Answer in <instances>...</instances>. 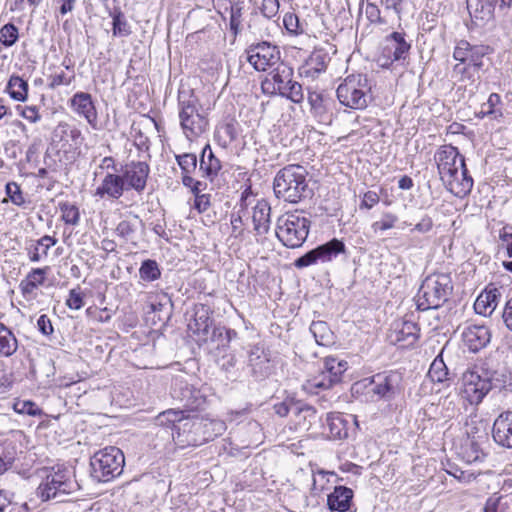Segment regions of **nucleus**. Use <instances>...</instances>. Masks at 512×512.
<instances>
[{"instance_id": "42", "label": "nucleus", "mask_w": 512, "mask_h": 512, "mask_svg": "<svg viewBox=\"0 0 512 512\" xmlns=\"http://www.w3.org/2000/svg\"><path fill=\"white\" fill-rule=\"evenodd\" d=\"M17 449L14 442L0 441V475L5 473L16 459Z\"/></svg>"}, {"instance_id": "49", "label": "nucleus", "mask_w": 512, "mask_h": 512, "mask_svg": "<svg viewBox=\"0 0 512 512\" xmlns=\"http://www.w3.org/2000/svg\"><path fill=\"white\" fill-rule=\"evenodd\" d=\"M329 61L330 58L327 53L322 50H316L310 55L307 64L311 69L319 73L326 69Z\"/></svg>"}, {"instance_id": "7", "label": "nucleus", "mask_w": 512, "mask_h": 512, "mask_svg": "<svg viewBox=\"0 0 512 512\" xmlns=\"http://www.w3.org/2000/svg\"><path fill=\"white\" fill-rule=\"evenodd\" d=\"M77 486L69 469L52 468L40 483L37 494L42 501L56 500V502H63L64 497L73 493Z\"/></svg>"}, {"instance_id": "28", "label": "nucleus", "mask_w": 512, "mask_h": 512, "mask_svg": "<svg viewBox=\"0 0 512 512\" xmlns=\"http://www.w3.org/2000/svg\"><path fill=\"white\" fill-rule=\"evenodd\" d=\"M446 188L457 197L468 195L473 188V178L469 175L467 167L459 169L457 174L449 180H442Z\"/></svg>"}, {"instance_id": "44", "label": "nucleus", "mask_w": 512, "mask_h": 512, "mask_svg": "<svg viewBox=\"0 0 512 512\" xmlns=\"http://www.w3.org/2000/svg\"><path fill=\"white\" fill-rule=\"evenodd\" d=\"M484 512H512V497L491 496L487 499Z\"/></svg>"}, {"instance_id": "20", "label": "nucleus", "mask_w": 512, "mask_h": 512, "mask_svg": "<svg viewBox=\"0 0 512 512\" xmlns=\"http://www.w3.org/2000/svg\"><path fill=\"white\" fill-rule=\"evenodd\" d=\"M69 103L74 113L84 117L92 128H97L98 114L91 94L77 92L69 100Z\"/></svg>"}, {"instance_id": "10", "label": "nucleus", "mask_w": 512, "mask_h": 512, "mask_svg": "<svg viewBox=\"0 0 512 512\" xmlns=\"http://www.w3.org/2000/svg\"><path fill=\"white\" fill-rule=\"evenodd\" d=\"M346 247L343 241L333 238L332 240L317 246L306 252L294 261L295 267L302 269L315 264L331 262L339 254L345 253Z\"/></svg>"}, {"instance_id": "31", "label": "nucleus", "mask_w": 512, "mask_h": 512, "mask_svg": "<svg viewBox=\"0 0 512 512\" xmlns=\"http://www.w3.org/2000/svg\"><path fill=\"white\" fill-rule=\"evenodd\" d=\"M198 432L202 444L222 435L226 431V424L219 419H196Z\"/></svg>"}, {"instance_id": "2", "label": "nucleus", "mask_w": 512, "mask_h": 512, "mask_svg": "<svg viewBox=\"0 0 512 512\" xmlns=\"http://www.w3.org/2000/svg\"><path fill=\"white\" fill-rule=\"evenodd\" d=\"M307 170L296 164L279 170L274 178L273 190L277 198L298 203L308 195Z\"/></svg>"}, {"instance_id": "34", "label": "nucleus", "mask_w": 512, "mask_h": 512, "mask_svg": "<svg viewBox=\"0 0 512 512\" xmlns=\"http://www.w3.org/2000/svg\"><path fill=\"white\" fill-rule=\"evenodd\" d=\"M467 8L470 16L483 24L489 22L494 17L495 5L490 0H467Z\"/></svg>"}, {"instance_id": "57", "label": "nucleus", "mask_w": 512, "mask_h": 512, "mask_svg": "<svg viewBox=\"0 0 512 512\" xmlns=\"http://www.w3.org/2000/svg\"><path fill=\"white\" fill-rule=\"evenodd\" d=\"M74 79L75 75L73 72L71 75H68L65 71L62 70L49 76L50 83L48 86L51 89H55L56 87L61 85L68 86L74 81Z\"/></svg>"}, {"instance_id": "37", "label": "nucleus", "mask_w": 512, "mask_h": 512, "mask_svg": "<svg viewBox=\"0 0 512 512\" xmlns=\"http://www.w3.org/2000/svg\"><path fill=\"white\" fill-rule=\"evenodd\" d=\"M56 243L57 239L49 235H44L40 239L32 241L31 245L26 248L29 260L36 263L47 257L49 249Z\"/></svg>"}, {"instance_id": "8", "label": "nucleus", "mask_w": 512, "mask_h": 512, "mask_svg": "<svg viewBox=\"0 0 512 512\" xmlns=\"http://www.w3.org/2000/svg\"><path fill=\"white\" fill-rule=\"evenodd\" d=\"M336 95L340 104L347 108L354 110L366 108L371 99L366 76L362 74L347 76L338 86Z\"/></svg>"}, {"instance_id": "19", "label": "nucleus", "mask_w": 512, "mask_h": 512, "mask_svg": "<svg viewBox=\"0 0 512 512\" xmlns=\"http://www.w3.org/2000/svg\"><path fill=\"white\" fill-rule=\"evenodd\" d=\"M171 395L188 410L198 409L204 402L200 391L194 389L186 381L176 379L171 388Z\"/></svg>"}, {"instance_id": "5", "label": "nucleus", "mask_w": 512, "mask_h": 512, "mask_svg": "<svg viewBox=\"0 0 512 512\" xmlns=\"http://www.w3.org/2000/svg\"><path fill=\"white\" fill-rule=\"evenodd\" d=\"M265 92L277 93L290 101L299 104L304 100L302 85L293 80V69L285 63H280L262 82Z\"/></svg>"}, {"instance_id": "21", "label": "nucleus", "mask_w": 512, "mask_h": 512, "mask_svg": "<svg viewBox=\"0 0 512 512\" xmlns=\"http://www.w3.org/2000/svg\"><path fill=\"white\" fill-rule=\"evenodd\" d=\"M492 437L494 442L507 449L512 448V411L500 413L493 422Z\"/></svg>"}, {"instance_id": "15", "label": "nucleus", "mask_w": 512, "mask_h": 512, "mask_svg": "<svg viewBox=\"0 0 512 512\" xmlns=\"http://www.w3.org/2000/svg\"><path fill=\"white\" fill-rule=\"evenodd\" d=\"M248 366L251 375L257 380L267 378L273 369L270 351L263 345H253L248 351Z\"/></svg>"}, {"instance_id": "48", "label": "nucleus", "mask_w": 512, "mask_h": 512, "mask_svg": "<svg viewBox=\"0 0 512 512\" xmlns=\"http://www.w3.org/2000/svg\"><path fill=\"white\" fill-rule=\"evenodd\" d=\"M59 207L62 213V220L66 224L77 225L79 223L80 213L76 205L69 202H62L59 204Z\"/></svg>"}, {"instance_id": "41", "label": "nucleus", "mask_w": 512, "mask_h": 512, "mask_svg": "<svg viewBox=\"0 0 512 512\" xmlns=\"http://www.w3.org/2000/svg\"><path fill=\"white\" fill-rule=\"evenodd\" d=\"M28 83L18 75H12L7 83L6 92L9 96L19 102H25L28 97Z\"/></svg>"}, {"instance_id": "61", "label": "nucleus", "mask_w": 512, "mask_h": 512, "mask_svg": "<svg viewBox=\"0 0 512 512\" xmlns=\"http://www.w3.org/2000/svg\"><path fill=\"white\" fill-rule=\"evenodd\" d=\"M489 51V46H472L470 49V62L472 65L480 69L483 65L482 57Z\"/></svg>"}, {"instance_id": "9", "label": "nucleus", "mask_w": 512, "mask_h": 512, "mask_svg": "<svg viewBox=\"0 0 512 512\" xmlns=\"http://www.w3.org/2000/svg\"><path fill=\"white\" fill-rule=\"evenodd\" d=\"M495 373L484 371L483 368L466 371L463 374V395L470 404L478 405L493 388Z\"/></svg>"}, {"instance_id": "17", "label": "nucleus", "mask_w": 512, "mask_h": 512, "mask_svg": "<svg viewBox=\"0 0 512 512\" xmlns=\"http://www.w3.org/2000/svg\"><path fill=\"white\" fill-rule=\"evenodd\" d=\"M491 331L483 324H468L462 331V341L470 352L477 353L491 341Z\"/></svg>"}, {"instance_id": "22", "label": "nucleus", "mask_w": 512, "mask_h": 512, "mask_svg": "<svg viewBox=\"0 0 512 512\" xmlns=\"http://www.w3.org/2000/svg\"><path fill=\"white\" fill-rule=\"evenodd\" d=\"M271 207L266 201H259L252 212L253 232L258 243L263 244L270 231Z\"/></svg>"}, {"instance_id": "52", "label": "nucleus", "mask_w": 512, "mask_h": 512, "mask_svg": "<svg viewBox=\"0 0 512 512\" xmlns=\"http://www.w3.org/2000/svg\"><path fill=\"white\" fill-rule=\"evenodd\" d=\"M18 36V28L12 23L5 24L0 29V42L6 47L14 45Z\"/></svg>"}, {"instance_id": "58", "label": "nucleus", "mask_w": 512, "mask_h": 512, "mask_svg": "<svg viewBox=\"0 0 512 512\" xmlns=\"http://www.w3.org/2000/svg\"><path fill=\"white\" fill-rule=\"evenodd\" d=\"M501 103V97L497 93H491L487 102L482 105V108L485 109L483 112L486 115H494L495 117L501 116L502 112L500 109L496 107Z\"/></svg>"}, {"instance_id": "47", "label": "nucleus", "mask_w": 512, "mask_h": 512, "mask_svg": "<svg viewBox=\"0 0 512 512\" xmlns=\"http://www.w3.org/2000/svg\"><path fill=\"white\" fill-rule=\"evenodd\" d=\"M310 331L313 334L317 344L325 346L330 343L331 332L325 322H312Z\"/></svg>"}, {"instance_id": "51", "label": "nucleus", "mask_w": 512, "mask_h": 512, "mask_svg": "<svg viewBox=\"0 0 512 512\" xmlns=\"http://www.w3.org/2000/svg\"><path fill=\"white\" fill-rule=\"evenodd\" d=\"M176 161L182 173L192 174L197 168V157L193 153L176 155Z\"/></svg>"}, {"instance_id": "26", "label": "nucleus", "mask_w": 512, "mask_h": 512, "mask_svg": "<svg viewBox=\"0 0 512 512\" xmlns=\"http://www.w3.org/2000/svg\"><path fill=\"white\" fill-rule=\"evenodd\" d=\"M125 190L124 177L115 173H108L102 180L101 184L95 190V196L111 199H119Z\"/></svg>"}, {"instance_id": "64", "label": "nucleus", "mask_w": 512, "mask_h": 512, "mask_svg": "<svg viewBox=\"0 0 512 512\" xmlns=\"http://www.w3.org/2000/svg\"><path fill=\"white\" fill-rule=\"evenodd\" d=\"M501 318L505 327L512 332V297L506 301Z\"/></svg>"}, {"instance_id": "35", "label": "nucleus", "mask_w": 512, "mask_h": 512, "mask_svg": "<svg viewBox=\"0 0 512 512\" xmlns=\"http://www.w3.org/2000/svg\"><path fill=\"white\" fill-rule=\"evenodd\" d=\"M213 327V319L209 315V310L205 306L196 309L193 321L189 324V329L198 340L204 335H207L209 330Z\"/></svg>"}, {"instance_id": "36", "label": "nucleus", "mask_w": 512, "mask_h": 512, "mask_svg": "<svg viewBox=\"0 0 512 512\" xmlns=\"http://www.w3.org/2000/svg\"><path fill=\"white\" fill-rule=\"evenodd\" d=\"M348 419L341 413H329L326 416V425L331 439H345L348 436Z\"/></svg>"}, {"instance_id": "55", "label": "nucleus", "mask_w": 512, "mask_h": 512, "mask_svg": "<svg viewBox=\"0 0 512 512\" xmlns=\"http://www.w3.org/2000/svg\"><path fill=\"white\" fill-rule=\"evenodd\" d=\"M6 195L10 201L17 206H23L25 204V198L23 192L16 182H8L5 186Z\"/></svg>"}, {"instance_id": "54", "label": "nucleus", "mask_w": 512, "mask_h": 512, "mask_svg": "<svg viewBox=\"0 0 512 512\" xmlns=\"http://www.w3.org/2000/svg\"><path fill=\"white\" fill-rule=\"evenodd\" d=\"M283 24L288 33L292 35H300L304 33L303 25L294 13H286L283 17Z\"/></svg>"}, {"instance_id": "4", "label": "nucleus", "mask_w": 512, "mask_h": 512, "mask_svg": "<svg viewBox=\"0 0 512 512\" xmlns=\"http://www.w3.org/2000/svg\"><path fill=\"white\" fill-rule=\"evenodd\" d=\"M178 105L180 125L186 138L192 140L203 134L209 121L199 100L193 94L180 92Z\"/></svg>"}, {"instance_id": "6", "label": "nucleus", "mask_w": 512, "mask_h": 512, "mask_svg": "<svg viewBox=\"0 0 512 512\" xmlns=\"http://www.w3.org/2000/svg\"><path fill=\"white\" fill-rule=\"evenodd\" d=\"M124 464L125 457L119 448L105 447L91 457V476L97 482H109L122 474Z\"/></svg>"}, {"instance_id": "63", "label": "nucleus", "mask_w": 512, "mask_h": 512, "mask_svg": "<svg viewBox=\"0 0 512 512\" xmlns=\"http://www.w3.org/2000/svg\"><path fill=\"white\" fill-rule=\"evenodd\" d=\"M500 240L507 243L506 254L508 258H512V226L506 225L500 230Z\"/></svg>"}, {"instance_id": "30", "label": "nucleus", "mask_w": 512, "mask_h": 512, "mask_svg": "<svg viewBox=\"0 0 512 512\" xmlns=\"http://www.w3.org/2000/svg\"><path fill=\"white\" fill-rule=\"evenodd\" d=\"M221 168V161L214 155L211 146L206 144L202 149L199 161V170L202 176L212 181Z\"/></svg>"}, {"instance_id": "13", "label": "nucleus", "mask_w": 512, "mask_h": 512, "mask_svg": "<svg viewBox=\"0 0 512 512\" xmlns=\"http://www.w3.org/2000/svg\"><path fill=\"white\" fill-rule=\"evenodd\" d=\"M435 161L441 180L450 181L459 169L466 167L464 157L451 145L442 146L435 154Z\"/></svg>"}, {"instance_id": "59", "label": "nucleus", "mask_w": 512, "mask_h": 512, "mask_svg": "<svg viewBox=\"0 0 512 512\" xmlns=\"http://www.w3.org/2000/svg\"><path fill=\"white\" fill-rule=\"evenodd\" d=\"M398 218L396 215L392 213H385L383 215V219L380 221H376L371 225L372 230L377 233L379 231H385L391 229L395 226Z\"/></svg>"}, {"instance_id": "38", "label": "nucleus", "mask_w": 512, "mask_h": 512, "mask_svg": "<svg viewBox=\"0 0 512 512\" xmlns=\"http://www.w3.org/2000/svg\"><path fill=\"white\" fill-rule=\"evenodd\" d=\"M308 102L315 117L319 118L320 121L329 120V110L332 104L329 97L315 91L309 92Z\"/></svg>"}, {"instance_id": "32", "label": "nucleus", "mask_w": 512, "mask_h": 512, "mask_svg": "<svg viewBox=\"0 0 512 512\" xmlns=\"http://www.w3.org/2000/svg\"><path fill=\"white\" fill-rule=\"evenodd\" d=\"M353 498V491L345 486H337L328 495L327 504L330 510L346 512L349 510Z\"/></svg>"}, {"instance_id": "11", "label": "nucleus", "mask_w": 512, "mask_h": 512, "mask_svg": "<svg viewBox=\"0 0 512 512\" xmlns=\"http://www.w3.org/2000/svg\"><path fill=\"white\" fill-rule=\"evenodd\" d=\"M348 363L344 360H338L335 357L328 356L324 359V370L319 377L308 381L307 389L312 393H318V390L329 389L334 384L340 382L342 374L347 370Z\"/></svg>"}, {"instance_id": "29", "label": "nucleus", "mask_w": 512, "mask_h": 512, "mask_svg": "<svg viewBox=\"0 0 512 512\" xmlns=\"http://www.w3.org/2000/svg\"><path fill=\"white\" fill-rule=\"evenodd\" d=\"M500 291L497 288L485 289L474 302V310L477 314L488 317L498 306Z\"/></svg>"}, {"instance_id": "16", "label": "nucleus", "mask_w": 512, "mask_h": 512, "mask_svg": "<svg viewBox=\"0 0 512 512\" xmlns=\"http://www.w3.org/2000/svg\"><path fill=\"white\" fill-rule=\"evenodd\" d=\"M170 435L175 446L179 449L202 445L196 419L185 417L184 420L176 426V431L170 433Z\"/></svg>"}, {"instance_id": "27", "label": "nucleus", "mask_w": 512, "mask_h": 512, "mask_svg": "<svg viewBox=\"0 0 512 512\" xmlns=\"http://www.w3.org/2000/svg\"><path fill=\"white\" fill-rule=\"evenodd\" d=\"M231 333L235 334L234 331L228 330L224 326L214 325L207 335H204L198 341L207 345L209 351L213 352L215 350L225 349L229 346Z\"/></svg>"}, {"instance_id": "25", "label": "nucleus", "mask_w": 512, "mask_h": 512, "mask_svg": "<svg viewBox=\"0 0 512 512\" xmlns=\"http://www.w3.org/2000/svg\"><path fill=\"white\" fill-rule=\"evenodd\" d=\"M467 434V438L459 448V456L468 464L482 461L485 454L481 447V442L486 438V434L478 436H470L469 432Z\"/></svg>"}, {"instance_id": "39", "label": "nucleus", "mask_w": 512, "mask_h": 512, "mask_svg": "<svg viewBox=\"0 0 512 512\" xmlns=\"http://www.w3.org/2000/svg\"><path fill=\"white\" fill-rule=\"evenodd\" d=\"M185 417L183 410L168 409L158 414L155 418V425L165 431L170 430L172 433L176 431V426H178Z\"/></svg>"}, {"instance_id": "14", "label": "nucleus", "mask_w": 512, "mask_h": 512, "mask_svg": "<svg viewBox=\"0 0 512 512\" xmlns=\"http://www.w3.org/2000/svg\"><path fill=\"white\" fill-rule=\"evenodd\" d=\"M419 332L420 329L414 321L398 319L392 323L388 339L394 345L409 347L417 341Z\"/></svg>"}, {"instance_id": "60", "label": "nucleus", "mask_w": 512, "mask_h": 512, "mask_svg": "<svg viewBox=\"0 0 512 512\" xmlns=\"http://www.w3.org/2000/svg\"><path fill=\"white\" fill-rule=\"evenodd\" d=\"M279 7V0H262L260 11L265 18L272 19L277 16Z\"/></svg>"}, {"instance_id": "46", "label": "nucleus", "mask_w": 512, "mask_h": 512, "mask_svg": "<svg viewBox=\"0 0 512 512\" xmlns=\"http://www.w3.org/2000/svg\"><path fill=\"white\" fill-rule=\"evenodd\" d=\"M448 374V369L443 359L440 357L435 358L428 371V377L431 381L435 383H443L448 380Z\"/></svg>"}, {"instance_id": "53", "label": "nucleus", "mask_w": 512, "mask_h": 512, "mask_svg": "<svg viewBox=\"0 0 512 512\" xmlns=\"http://www.w3.org/2000/svg\"><path fill=\"white\" fill-rule=\"evenodd\" d=\"M13 408L16 413L23 415L38 416L42 413L38 405L30 400H17Z\"/></svg>"}, {"instance_id": "45", "label": "nucleus", "mask_w": 512, "mask_h": 512, "mask_svg": "<svg viewBox=\"0 0 512 512\" xmlns=\"http://www.w3.org/2000/svg\"><path fill=\"white\" fill-rule=\"evenodd\" d=\"M139 276L142 280L152 282L161 277V270L158 263L152 259H146L142 262L139 269Z\"/></svg>"}, {"instance_id": "43", "label": "nucleus", "mask_w": 512, "mask_h": 512, "mask_svg": "<svg viewBox=\"0 0 512 512\" xmlns=\"http://www.w3.org/2000/svg\"><path fill=\"white\" fill-rule=\"evenodd\" d=\"M109 16L113 20L112 31L114 36L127 37L131 34L130 25L120 8H115L113 11H110Z\"/></svg>"}, {"instance_id": "12", "label": "nucleus", "mask_w": 512, "mask_h": 512, "mask_svg": "<svg viewBox=\"0 0 512 512\" xmlns=\"http://www.w3.org/2000/svg\"><path fill=\"white\" fill-rule=\"evenodd\" d=\"M246 54L247 61L257 71H265L280 60L279 49L266 41L250 45Z\"/></svg>"}, {"instance_id": "1", "label": "nucleus", "mask_w": 512, "mask_h": 512, "mask_svg": "<svg viewBox=\"0 0 512 512\" xmlns=\"http://www.w3.org/2000/svg\"><path fill=\"white\" fill-rule=\"evenodd\" d=\"M453 283L447 273H433L422 282L415 296L417 309L427 311L439 309L451 297Z\"/></svg>"}, {"instance_id": "33", "label": "nucleus", "mask_w": 512, "mask_h": 512, "mask_svg": "<svg viewBox=\"0 0 512 512\" xmlns=\"http://www.w3.org/2000/svg\"><path fill=\"white\" fill-rule=\"evenodd\" d=\"M292 418L297 429L308 431L317 421V411L313 406L298 401Z\"/></svg>"}, {"instance_id": "3", "label": "nucleus", "mask_w": 512, "mask_h": 512, "mask_svg": "<svg viewBox=\"0 0 512 512\" xmlns=\"http://www.w3.org/2000/svg\"><path fill=\"white\" fill-rule=\"evenodd\" d=\"M311 221L303 211L286 212L278 217L275 234L287 248L301 247L310 231Z\"/></svg>"}, {"instance_id": "56", "label": "nucleus", "mask_w": 512, "mask_h": 512, "mask_svg": "<svg viewBox=\"0 0 512 512\" xmlns=\"http://www.w3.org/2000/svg\"><path fill=\"white\" fill-rule=\"evenodd\" d=\"M297 402L292 398H287L282 402L276 403L274 405L275 413L280 417H286L288 415L293 416L296 411Z\"/></svg>"}, {"instance_id": "50", "label": "nucleus", "mask_w": 512, "mask_h": 512, "mask_svg": "<svg viewBox=\"0 0 512 512\" xmlns=\"http://www.w3.org/2000/svg\"><path fill=\"white\" fill-rule=\"evenodd\" d=\"M242 11V2L237 1L231 5L229 26L234 36H236L241 29Z\"/></svg>"}, {"instance_id": "40", "label": "nucleus", "mask_w": 512, "mask_h": 512, "mask_svg": "<svg viewBox=\"0 0 512 512\" xmlns=\"http://www.w3.org/2000/svg\"><path fill=\"white\" fill-rule=\"evenodd\" d=\"M18 349V341L14 333L0 322V357H10Z\"/></svg>"}, {"instance_id": "24", "label": "nucleus", "mask_w": 512, "mask_h": 512, "mask_svg": "<svg viewBox=\"0 0 512 512\" xmlns=\"http://www.w3.org/2000/svg\"><path fill=\"white\" fill-rule=\"evenodd\" d=\"M410 48L404 33L392 32L385 37L383 54L391 61H399L406 58Z\"/></svg>"}, {"instance_id": "62", "label": "nucleus", "mask_w": 512, "mask_h": 512, "mask_svg": "<svg viewBox=\"0 0 512 512\" xmlns=\"http://www.w3.org/2000/svg\"><path fill=\"white\" fill-rule=\"evenodd\" d=\"M470 49L471 44L466 40H461L454 49V59L464 63L467 59H470Z\"/></svg>"}, {"instance_id": "18", "label": "nucleus", "mask_w": 512, "mask_h": 512, "mask_svg": "<svg viewBox=\"0 0 512 512\" xmlns=\"http://www.w3.org/2000/svg\"><path fill=\"white\" fill-rule=\"evenodd\" d=\"M401 375L397 372L378 373L372 377L371 392L380 398L391 399L400 389Z\"/></svg>"}, {"instance_id": "23", "label": "nucleus", "mask_w": 512, "mask_h": 512, "mask_svg": "<svg viewBox=\"0 0 512 512\" xmlns=\"http://www.w3.org/2000/svg\"><path fill=\"white\" fill-rule=\"evenodd\" d=\"M150 173L149 165L143 161H132L125 166L122 176L124 182L137 192H141L146 187L148 175Z\"/></svg>"}]
</instances>
